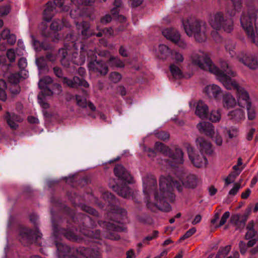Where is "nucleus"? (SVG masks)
<instances>
[{"instance_id":"obj_1","label":"nucleus","mask_w":258,"mask_h":258,"mask_svg":"<svg viewBox=\"0 0 258 258\" xmlns=\"http://www.w3.org/2000/svg\"><path fill=\"white\" fill-rule=\"evenodd\" d=\"M176 175L181 183L174 180L170 176H161L160 178L159 189L154 193V205L162 211L169 212L171 209L167 201L173 202L175 199L173 193L174 187L180 192L182 190V186L194 189L201 183L200 179L196 175L186 174L184 170L177 171Z\"/></svg>"},{"instance_id":"obj_2","label":"nucleus","mask_w":258,"mask_h":258,"mask_svg":"<svg viewBox=\"0 0 258 258\" xmlns=\"http://www.w3.org/2000/svg\"><path fill=\"white\" fill-rule=\"evenodd\" d=\"M189 59L192 65L197 67L202 70L209 71L214 74L218 80L220 76L223 77L226 74L225 71L230 69L227 62L223 61L221 62L222 70H219L213 63L208 54L202 50H197L192 52Z\"/></svg>"},{"instance_id":"obj_3","label":"nucleus","mask_w":258,"mask_h":258,"mask_svg":"<svg viewBox=\"0 0 258 258\" xmlns=\"http://www.w3.org/2000/svg\"><path fill=\"white\" fill-rule=\"evenodd\" d=\"M226 74L219 78V81L223 85L226 89L231 90L234 89L236 90L237 102L241 107H244L251 104L248 92L242 87H240L235 80L232 79L230 76L234 77L236 73L230 68L225 71Z\"/></svg>"},{"instance_id":"obj_4","label":"nucleus","mask_w":258,"mask_h":258,"mask_svg":"<svg viewBox=\"0 0 258 258\" xmlns=\"http://www.w3.org/2000/svg\"><path fill=\"white\" fill-rule=\"evenodd\" d=\"M240 23L250 40L258 46V11L250 9L247 13H243Z\"/></svg>"},{"instance_id":"obj_5","label":"nucleus","mask_w":258,"mask_h":258,"mask_svg":"<svg viewBox=\"0 0 258 258\" xmlns=\"http://www.w3.org/2000/svg\"><path fill=\"white\" fill-rule=\"evenodd\" d=\"M186 34L194 36L200 43L205 42L207 39L208 27L206 24L195 18H190L182 23Z\"/></svg>"},{"instance_id":"obj_6","label":"nucleus","mask_w":258,"mask_h":258,"mask_svg":"<svg viewBox=\"0 0 258 258\" xmlns=\"http://www.w3.org/2000/svg\"><path fill=\"white\" fill-rule=\"evenodd\" d=\"M58 258H101L99 252L90 248L79 247L77 249V256H71L70 253L74 252L68 245L61 242H56Z\"/></svg>"},{"instance_id":"obj_7","label":"nucleus","mask_w":258,"mask_h":258,"mask_svg":"<svg viewBox=\"0 0 258 258\" xmlns=\"http://www.w3.org/2000/svg\"><path fill=\"white\" fill-rule=\"evenodd\" d=\"M211 26L216 30L221 29L230 33L233 29V21L231 18L225 19L223 14L217 12L211 15L209 18Z\"/></svg>"},{"instance_id":"obj_8","label":"nucleus","mask_w":258,"mask_h":258,"mask_svg":"<svg viewBox=\"0 0 258 258\" xmlns=\"http://www.w3.org/2000/svg\"><path fill=\"white\" fill-rule=\"evenodd\" d=\"M55 6L61 8V11H68L70 8L68 6H63V2L59 0H54V2H48L43 11V20L46 22H50L55 14Z\"/></svg>"},{"instance_id":"obj_9","label":"nucleus","mask_w":258,"mask_h":258,"mask_svg":"<svg viewBox=\"0 0 258 258\" xmlns=\"http://www.w3.org/2000/svg\"><path fill=\"white\" fill-rule=\"evenodd\" d=\"M162 34L168 40L176 44L180 48L184 49L187 48L186 42L181 39L180 35L175 29L167 28L163 30Z\"/></svg>"},{"instance_id":"obj_10","label":"nucleus","mask_w":258,"mask_h":258,"mask_svg":"<svg viewBox=\"0 0 258 258\" xmlns=\"http://www.w3.org/2000/svg\"><path fill=\"white\" fill-rule=\"evenodd\" d=\"M186 149L189 158L195 166L201 168L206 166L208 161L204 154H196L194 148L190 145Z\"/></svg>"},{"instance_id":"obj_11","label":"nucleus","mask_w":258,"mask_h":258,"mask_svg":"<svg viewBox=\"0 0 258 258\" xmlns=\"http://www.w3.org/2000/svg\"><path fill=\"white\" fill-rule=\"evenodd\" d=\"M42 234L40 231L36 229L32 231L26 228H23L20 231V240L22 241L23 240H26L28 241H33V239H36L35 242L39 245H41L42 242H39V239H41Z\"/></svg>"},{"instance_id":"obj_12","label":"nucleus","mask_w":258,"mask_h":258,"mask_svg":"<svg viewBox=\"0 0 258 258\" xmlns=\"http://www.w3.org/2000/svg\"><path fill=\"white\" fill-rule=\"evenodd\" d=\"M80 55H78V52H75L73 54V63L77 65H82L85 61L86 55L89 57L94 58L95 56V53L92 50H87L83 44H81Z\"/></svg>"},{"instance_id":"obj_13","label":"nucleus","mask_w":258,"mask_h":258,"mask_svg":"<svg viewBox=\"0 0 258 258\" xmlns=\"http://www.w3.org/2000/svg\"><path fill=\"white\" fill-rule=\"evenodd\" d=\"M88 68L90 72L97 73L102 76L106 75L108 72L107 64L102 61H91L88 64Z\"/></svg>"},{"instance_id":"obj_14","label":"nucleus","mask_w":258,"mask_h":258,"mask_svg":"<svg viewBox=\"0 0 258 258\" xmlns=\"http://www.w3.org/2000/svg\"><path fill=\"white\" fill-rule=\"evenodd\" d=\"M167 156L169 157L171 160L170 163L171 166L181 165L184 163V153L179 147H176L173 151L170 149L169 153Z\"/></svg>"},{"instance_id":"obj_15","label":"nucleus","mask_w":258,"mask_h":258,"mask_svg":"<svg viewBox=\"0 0 258 258\" xmlns=\"http://www.w3.org/2000/svg\"><path fill=\"white\" fill-rule=\"evenodd\" d=\"M73 47L68 49V48H61L59 50V54L61 56L60 61L61 64L65 67H69L70 65L69 59H71L73 60V54L77 49L76 43L72 44Z\"/></svg>"},{"instance_id":"obj_16","label":"nucleus","mask_w":258,"mask_h":258,"mask_svg":"<svg viewBox=\"0 0 258 258\" xmlns=\"http://www.w3.org/2000/svg\"><path fill=\"white\" fill-rule=\"evenodd\" d=\"M251 212L250 208L246 210L245 212L242 214H236L232 215L230 221L231 223L234 224L237 229L243 228Z\"/></svg>"},{"instance_id":"obj_17","label":"nucleus","mask_w":258,"mask_h":258,"mask_svg":"<svg viewBox=\"0 0 258 258\" xmlns=\"http://www.w3.org/2000/svg\"><path fill=\"white\" fill-rule=\"evenodd\" d=\"M239 60L251 70L258 68V55L245 54L238 57Z\"/></svg>"},{"instance_id":"obj_18","label":"nucleus","mask_w":258,"mask_h":258,"mask_svg":"<svg viewBox=\"0 0 258 258\" xmlns=\"http://www.w3.org/2000/svg\"><path fill=\"white\" fill-rule=\"evenodd\" d=\"M62 82L71 88H77L79 86H82L85 88L89 87V83L86 80L80 79L77 76L74 77L72 79L63 77L62 78Z\"/></svg>"},{"instance_id":"obj_19","label":"nucleus","mask_w":258,"mask_h":258,"mask_svg":"<svg viewBox=\"0 0 258 258\" xmlns=\"http://www.w3.org/2000/svg\"><path fill=\"white\" fill-rule=\"evenodd\" d=\"M196 145L201 154L210 155L212 153V144L203 137H199L196 140Z\"/></svg>"},{"instance_id":"obj_20","label":"nucleus","mask_w":258,"mask_h":258,"mask_svg":"<svg viewBox=\"0 0 258 258\" xmlns=\"http://www.w3.org/2000/svg\"><path fill=\"white\" fill-rule=\"evenodd\" d=\"M114 172L115 175L122 181L128 183H133L132 176L122 165H116L114 169Z\"/></svg>"},{"instance_id":"obj_21","label":"nucleus","mask_w":258,"mask_h":258,"mask_svg":"<svg viewBox=\"0 0 258 258\" xmlns=\"http://www.w3.org/2000/svg\"><path fill=\"white\" fill-rule=\"evenodd\" d=\"M52 83V79L49 76H45L40 79L38 82V86L43 96H50L53 94L52 90L47 87V86Z\"/></svg>"},{"instance_id":"obj_22","label":"nucleus","mask_w":258,"mask_h":258,"mask_svg":"<svg viewBox=\"0 0 258 258\" xmlns=\"http://www.w3.org/2000/svg\"><path fill=\"white\" fill-rule=\"evenodd\" d=\"M76 26L78 30H81V35L85 38H89L93 36L94 31L90 29V24L86 21H83L79 23L75 22Z\"/></svg>"},{"instance_id":"obj_23","label":"nucleus","mask_w":258,"mask_h":258,"mask_svg":"<svg viewBox=\"0 0 258 258\" xmlns=\"http://www.w3.org/2000/svg\"><path fill=\"white\" fill-rule=\"evenodd\" d=\"M204 91L209 98L215 99H218L222 93L221 88L215 84L207 85L205 88Z\"/></svg>"},{"instance_id":"obj_24","label":"nucleus","mask_w":258,"mask_h":258,"mask_svg":"<svg viewBox=\"0 0 258 258\" xmlns=\"http://www.w3.org/2000/svg\"><path fill=\"white\" fill-rule=\"evenodd\" d=\"M7 122L12 130H16L18 127V122H21L23 121V118L15 114H11L9 112H7L5 116Z\"/></svg>"},{"instance_id":"obj_25","label":"nucleus","mask_w":258,"mask_h":258,"mask_svg":"<svg viewBox=\"0 0 258 258\" xmlns=\"http://www.w3.org/2000/svg\"><path fill=\"white\" fill-rule=\"evenodd\" d=\"M198 131L207 136H212L215 131L214 125L209 122L201 121L197 125Z\"/></svg>"},{"instance_id":"obj_26","label":"nucleus","mask_w":258,"mask_h":258,"mask_svg":"<svg viewBox=\"0 0 258 258\" xmlns=\"http://www.w3.org/2000/svg\"><path fill=\"white\" fill-rule=\"evenodd\" d=\"M209 111L208 106L202 101L197 102L196 107L195 114L201 118H205Z\"/></svg>"},{"instance_id":"obj_27","label":"nucleus","mask_w":258,"mask_h":258,"mask_svg":"<svg viewBox=\"0 0 258 258\" xmlns=\"http://www.w3.org/2000/svg\"><path fill=\"white\" fill-rule=\"evenodd\" d=\"M228 116L230 119L237 122H240L245 119V112L242 109H236L230 111L228 113Z\"/></svg>"},{"instance_id":"obj_28","label":"nucleus","mask_w":258,"mask_h":258,"mask_svg":"<svg viewBox=\"0 0 258 258\" xmlns=\"http://www.w3.org/2000/svg\"><path fill=\"white\" fill-rule=\"evenodd\" d=\"M156 184V180L154 177H151L145 179L143 181L144 193L148 196L150 192L154 189Z\"/></svg>"},{"instance_id":"obj_29","label":"nucleus","mask_w":258,"mask_h":258,"mask_svg":"<svg viewBox=\"0 0 258 258\" xmlns=\"http://www.w3.org/2000/svg\"><path fill=\"white\" fill-rule=\"evenodd\" d=\"M237 100L230 93L225 94L223 97V107L227 109L234 108L237 104Z\"/></svg>"},{"instance_id":"obj_30","label":"nucleus","mask_w":258,"mask_h":258,"mask_svg":"<svg viewBox=\"0 0 258 258\" xmlns=\"http://www.w3.org/2000/svg\"><path fill=\"white\" fill-rule=\"evenodd\" d=\"M76 100L77 105L81 108H86L87 106L93 111L96 110V107L91 102H88L84 96L80 95H76Z\"/></svg>"},{"instance_id":"obj_31","label":"nucleus","mask_w":258,"mask_h":258,"mask_svg":"<svg viewBox=\"0 0 258 258\" xmlns=\"http://www.w3.org/2000/svg\"><path fill=\"white\" fill-rule=\"evenodd\" d=\"M112 188L118 195L124 198H128L131 196V190L126 185H124L121 187L118 185L113 186Z\"/></svg>"},{"instance_id":"obj_32","label":"nucleus","mask_w":258,"mask_h":258,"mask_svg":"<svg viewBox=\"0 0 258 258\" xmlns=\"http://www.w3.org/2000/svg\"><path fill=\"white\" fill-rule=\"evenodd\" d=\"M63 26L70 27V24L66 20H54L50 25V29L54 31L60 30Z\"/></svg>"},{"instance_id":"obj_33","label":"nucleus","mask_w":258,"mask_h":258,"mask_svg":"<svg viewBox=\"0 0 258 258\" xmlns=\"http://www.w3.org/2000/svg\"><path fill=\"white\" fill-rule=\"evenodd\" d=\"M169 70L172 77L176 79H180L183 77V74L179 66L175 63H171Z\"/></svg>"},{"instance_id":"obj_34","label":"nucleus","mask_w":258,"mask_h":258,"mask_svg":"<svg viewBox=\"0 0 258 258\" xmlns=\"http://www.w3.org/2000/svg\"><path fill=\"white\" fill-rule=\"evenodd\" d=\"M2 37L3 39L7 40L8 43L10 45H14L16 42V36L14 34H11L9 29H4L2 33Z\"/></svg>"},{"instance_id":"obj_35","label":"nucleus","mask_w":258,"mask_h":258,"mask_svg":"<svg viewBox=\"0 0 258 258\" xmlns=\"http://www.w3.org/2000/svg\"><path fill=\"white\" fill-rule=\"evenodd\" d=\"M159 56L161 59H166L170 54L172 50L166 45L160 44L158 47Z\"/></svg>"},{"instance_id":"obj_36","label":"nucleus","mask_w":258,"mask_h":258,"mask_svg":"<svg viewBox=\"0 0 258 258\" xmlns=\"http://www.w3.org/2000/svg\"><path fill=\"white\" fill-rule=\"evenodd\" d=\"M170 55L172 60L175 62V64H179L184 61V57L182 52L172 50Z\"/></svg>"},{"instance_id":"obj_37","label":"nucleus","mask_w":258,"mask_h":258,"mask_svg":"<svg viewBox=\"0 0 258 258\" xmlns=\"http://www.w3.org/2000/svg\"><path fill=\"white\" fill-rule=\"evenodd\" d=\"M31 37L32 39L33 45L36 50L38 51L41 50V49L44 50H47L49 49V47L48 45H46L44 43H41L40 42L36 40L34 36L31 35Z\"/></svg>"},{"instance_id":"obj_38","label":"nucleus","mask_w":258,"mask_h":258,"mask_svg":"<svg viewBox=\"0 0 258 258\" xmlns=\"http://www.w3.org/2000/svg\"><path fill=\"white\" fill-rule=\"evenodd\" d=\"M28 77V72L24 71V76L20 73L12 74L9 77V81L12 84H17L20 82L21 78H26Z\"/></svg>"},{"instance_id":"obj_39","label":"nucleus","mask_w":258,"mask_h":258,"mask_svg":"<svg viewBox=\"0 0 258 258\" xmlns=\"http://www.w3.org/2000/svg\"><path fill=\"white\" fill-rule=\"evenodd\" d=\"M155 148L157 151L162 153L166 156H167L170 151V148L164 144L157 142L155 145Z\"/></svg>"},{"instance_id":"obj_40","label":"nucleus","mask_w":258,"mask_h":258,"mask_svg":"<svg viewBox=\"0 0 258 258\" xmlns=\"http://www.w3.org/2000/svg\"><path fill=\"white\" fill-rule=\"evenodd\" d=\"M109 63L111 66H114L120 68L124 67V62L117 57H110L109 59Z\"/></svg>"},{"instance_id":"obj_41","label":"nucleus","mask_w":258,"mask_h":258,"mask_svg":"<svg viewBox=\"0 0 258 258\" xmlns=\"http://www.w3.org/2000/svg\"><path fill=\"white\" fill-rule=\"evenodd\" d=\"M210 137L213 140L216 145L221 146L223 143V139L221 136L217 131H214L213 134Z\"/></svg>"},{"instance_id":"obj_42","label":"nucleus","mask_w":258,"mask_h":258,"mask_svg":"<svg viewBox=\"0 0 258 258\" xmlns=\"http://www.w3.org/2000/svg\"><path fill=\"white\" fill-rule=\"evenodd\" d=\"M247 118L250 120L254 119L256 117V110L255 108L252 106L251 104H249L248 106H246Z\"/></svg>"},{"instance_id":"obj_43","label":"nucleus","mask_w":258,"mask_h":258,"mask_svg":"<svg viewBox=\"0 0 258 258\" xmlns=\"http://www.w3.org/2000/svg\"><path fill=\"white\" fill-rule=\"evenodd\" d=\"M221 113L219 110H213L211 112L209 119L214 122L219 121L221 119Z\"/></svg>"},{"instance_id":"obj_44","label":"nucleus","mask_w":258,"mask_h":258,"mask_svg":"<svg viewBox=\"0 0 258 258\" xmlns=\"http://www.w3.org/2000/svg\"><path fill=\"white\" fill-rule=\"evenodd\" d=\"M95 0H71V5H74L78 7L79 5H91Z\"/></svg>"},{"instance_id":"obj_45","label":"nucleus","mask_w":258,"mask_h":258,"mask_svg":"<svg viewBox=\"0 0 258 258\" xmlns=\"http://www.w3.org/2000/svg\"><path fill=\"white\" fill-rule=\"evenodd\" d=\"M82 232L84 235L93 238H98L100 235V231H99L94 232L90 230H85L83 229Z\"/></svg>"},{"instance_id":"obj_46","label":"nucleus","mask_w":258,"mask_h":258,"mask_svg":"<svg viewBox=\"0 0 258 258\" xmlns=\"http://www.w3.org/2000/svg\"><path fill=\"white\" fill-rule=\"evenodd\" d=\"M155 135L157 138L163 141H168L169 139V134L165 131H160L155 133Z\"/></svg>"},{"instance_id":"obj_47","label":"nucleus","mask_w":258,"mask_h":258,"mask_svg":"<svg viewBox=\"0 0 258 258\" xmlns=\"http://www.w3.org/2000/svg\"><path fill=\"white\" fill-rule=\"evenodd\" d=\"M121 78L122 76L121 74L118 72H112L109 75L110 80L114 83H117L119 82L121 79Z\"/></svg>"},{"instance_id":"obj_48","label":"nucleus","mask_w":258,"mask_h":258,"mask_svg":"<svg viewBox=\"0 0 258 258\" xmlns=\"http://www.w3.org/2000/svg\"><path fill=\"white\" fill-rule=\"evenodd\" d=\"M235 48V44L233 42L228 41L226 42V44L225 45V49L226 50L229 52L230 55L233 57L234 56L235 53L234 51V49Z\"/></svg>"},{"instance_id":"obj_49","label":"nucleus","mask_w":258,"mask_h":258,"mask_svg":"<svg viewBox=\"0 0 258 258\" xmlns=\"http://www.w3.org/2000/svg\"><path fill=\"white\" fill-rule=\"evenodd\" d=\"M64 236L70 240L80 242L82 240L81 238L78 237L76 234L71 231H67L64 233Z\"/></svg>"},{"instance_id":"obj_50","label":"nucleus","mask_w":258,"mask_h":258,"mask_svg":"<svg viewBox=\"0 0 258 258\" xmlns=\"http://www.w3.org/2000/svg\"><path fill=\"white\" fill-rule=\"evenodd\" d=\"M7 56L10 62L15 61L16 56L15 50L13 48L9 49L7 52Z\"/></svg>"},{"instance_id":"obj_51","label":"nucleus","mask_w":258,"mask_h":258,"mask_svg":"<svg viewBox=\"0 0 258 258\" xmlns=\"http://www.w3.org/2000/svg\"><path fill=\"white\" fill-rule=\"evenodd\" d=\"M237 175H235L234 173H231L229 174V175L225 178V185L224 186H227L229 184L232 183L234 182L236 177Z\"/></svg>"},{"instance_id":"obj_52","label":"nucleus","mask_w":258,"mask_h":258,"mask_svg":"<svg viewBox=\"0 0 258 258\" xmlns=\"http://www.w3.org/2000/svg\"><path fill=\"white\" fill-rule=\"evenodd\" d=\"M18 65L20 69L21 70V73H24V71H25L24 69L27 66V61L25 58H21L18 61Z\"/></svg>"},{"instance_id":"obj_53","label":"nucleus","mask_w":258,"mask_h":258,"mask_svg":"<svg viewBox=\"0 0 258 258\" xmlns=\"http://www.w3.org/2000/svg\"><path fill=\"white\" fill-rule=\"evenodd\" d=\"M196 232V229L195 227L191 228L186 232V233L180 238L179 240H183L192 235Z\"/></svg>"},{"instance_id":"obj_54","label":"nucleus","mask_w":258,"mask_h":258,"mask_svg":"<svg viewBox=\"0 0 258 258\" xmlns=\"http://www.w3.org/2000/svg\"><path fill=\"white\" fill-rule=\"evenodd\" d=\"M239 130L238 128H232L227 132L228 137L230 139H232L238 136Z\"/></svg>"},{"instance_id":"obj_55","label":"nucleus","mask_w":258,"mask_h":258,"mask_svg":"<svg viewBox=\"0 0 258 258\" xmlns=\"http://www.w3.org/2000/svg\"><path fill=\"white\" fill-rule=\"evenodd\" d=\"M240 188V185L239 183H235L233 187L229 191L228 196L232 197L235 196L239 191Z\"/></svg>"},{"instance_id":"obj_56","label":"nucleus","mask_w":258,"mask_h":258,"mask_svg":"<svg viewBox=\"0 0 258 258\" xmlns=\"http://www.w3.org/2000/svg\"><path fill=\"white\" fill-rule=\"evenodd\" d=\"M247 232L245 235V239H250L254 238L257 234V231L255 230H247Z\"/></svg>"},{"instance_id":"obj_57","label":"nucleus","mask_w":258,"mask_h":258,"mask_svg":"<svg viewBox=\"0 0 258 258\" xmlns=\"http://www.w3.org/2000/svg\"><path fill=\"white\" fill-rule=\"evenodd\" d=\"M241 5V3L240 1H237L236 2H233L234 11H232L230 13L229 11H228V13H229V14L231 16H234L235 14V12L240 9Z\"/></svg>"},{"instance_id":"obj_58","label":"nucleus","mask_w":258,"mask_h":258,"mask_svg":"<svg viewBox=\"0 0 258 258\" xmlns=\"http://www.w3.org/2000/svg\"><path fill=\"white\" fill-rule=\"evenodd\" d=\"M231 250V245H226L225 247L220 248L219 251L223 255L224 257L228 254Z\"/></svg>"},{"instance_id":"obj_59","label":"nucleus","mask_w":258,"mask_h":258,"mask_svg":"<svg viewBox=\"0 0 258 258\" xmlns=\"http://www.w3.org/2000/svg\"><path fill=\"white\" fill-rule=\"evenodd\" d=\"M247 247H248L246 243L243 241H240L239 243V250L242 254H244L246 253L247 250Z\"/></svg>"},{"instance_id":"obj_60","label":"nucleus","mask_w":258,"mask_h":258,"mask_svg":"<svg viewBox=\"0 0 258 258\" xmlns=\"http://www.w3.org/2000/svg\"><path fill=\"white\" fill-rule=\"evenodd\" d=\"M230 216V213L229 212H226L224 213V214L222 215L219 225L218 227H220L222 225H223L226 222L227 220Z\"/></svg>"},{"instance_id":"obj_61","label":"nucleus","mask_w":258,"mask_h":258,"mask_svg":"<svg viewBox=\"0 0 258 258\" xmlns=\"http://www.w3.org/2000/svg\"><path fill=\"white\" fill-rule=\"evenodd\" d=\"M81 209L83 211H84L90 214H92V215H95L97 213L96 211L94 209L90 207L87 206L86 205L82 206Z\"/></svg>"},{"instance_id":"obj_62","label":"nucleus","mask_w":258,"mask_h":258,"mask_svg":"<svg viewBox=\"0 0 258 258\" xmlns=\"http://www.w3.org/2000/svg\"><path fill=\"white\" fill-rule=\"evenodd\" d=\"M38 103L41 105V106L44 108L47 109L49 107V104L44 100L40 97V95H39L38 96Z\"/></svg>"},{"instance_id":"obj_63","label":"nucleus","mask_w":258,"mask_h":258,"mask_svg":"<svg viewBox=\"0 0 258 258\" xmlns=\"http://www.w3.org/2000/svg\"><path fill=\"white\" fill-rule=\"evenodd\" d=\"M112 18L110 15L107 14L102 17L100 19V23L103 24H107L111 22Z\"/></svg>"},{"instance_id":"obj_64","label":"nucleus","mask_w":258,"mask_h":258,"mask_svg":"<svg viewBox=\"0 0 258 258\" xmlns=\"http://www.w3.org/2000/svg\"><path fill=\"white\" fill-rule=\"evenodd\" d=\"M70 16L72 18L75 19L81 16V12L78 8L76 10L71 9L70 11Z\"/></svg>"}]
</instances>
